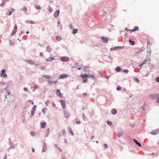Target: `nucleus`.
Wrapping results in <instances>:
<instances>
[{
  "mask_svg": "<svg viewBox=\"0 0 159 159\" xmlns=\"http://www.w3.org/2000/svg\"><path fill=\"white\" fill-rule=\"evenodd\" d=\"M69 77V76L66 74H63L61 75L58 78L59 79H61L67 78Z\"/></svg>",
  "mask_w": 159,
  "mask_h": 159,
  "instance_id": "f257e3e1",
  "label": "nucleus"
},
{
  "mask_svg": "<svg viewBox=\"0 0 159 159\" xmlns=\"http://www.w3.org/2000/svg\"><path fill=\"white\" fill-rule=\"evenodd\" d=\"M36 108H37V106L36 105H34L33 106V107L31 111V116H34V112L35 111Z\"/></svg>",
  "mask_w": 159,
  "mask_h": 159,
  "instance_id": "f03ea898",
  "label": "nucleus"
},
{
  "mask_svg": "<svg viewBox=\"0 0 159 159\" xmlns=\"http://www.w3.org/2000/svg\"><path fill=\"white\" fill-rule=\"evenodd\" d=\"M158 133H159V128L152 130V131L150 132V134L152 135H155Z\"/></svg>",
  "mask_w": 159,
  "mask_h": 159,
  "instance_id": "7ed1b4c3",
  "label": "nucleus"
},
{
  "mask_svg": "<svg viewBox=\"0 0 159 159\" xmlns=\"http://www.w3.org/2000/svg\"><path fill=\"white\" fill-rule=\"evenodd\" d=\"M1 75V76L4 78H5L7 76V75L6 74V70L5 69H3L2 70Z\"/></svg>",
  "mask_w": 159,
  "mask_h": 159,
  "instance_id": "20e7f679",
  "label": "nucleus"
},
{
  "mask_svg": "<svg viewBox=\"0 0 159 159\" xmlns=\"http://www.w3.org/2000/svg\"><path fill=\"white\" fill-rule=\"evenodd\" d=\"M47 149L46 143H44L43 145L42 152H45Z\"/></svg>",
  "mask_w": 159,
  "mask_h": 159,
  "instance_id": "39448f33",
  "label": "nucleus"
},
{
  "mask_svg": "<svg viewBox=\"0 0 159 159\" xmlns=\"http://www.w3.org/2000/svg\"><path fill=\"white\" fill-rule=\"evenodd\" d=\"M159 94H152L149 95V97L151 99H155L157 98Z\"/></svg>",
  "mask_w": 159,
  "mask_h": 159,
  "instance_id": "423d86ee",
  "label": "nucleus"
},
{
  "mask_svg": "<svg viewBox=\"0 0 159 159\" xmlns=\"http://www.w3.org/2000/svg\"><path fill=\"white\" fill-rule=\"evenodd\" d=\"M61 104L63 109H64L66 107L65 102L63 100L61 99L60 100Z\"/></svg>",
  "mask_w": 159,
  "mask_h": 159,
  "instance_id": "0eeeda50",
  "label": "nucleus"
},
{
  "mask_svg": "<svg viewBox=\"0 0 159 159\" xmlns=\"http://www.w3.org/2000/svg\"><path fill=\"white\" fill-rule=\"evenodd\" d=\"M69 60V58L66 57H63L61 58V60L64 62L68 61Z\"/></svg>",
  "mask_w": 159,
  "mask_h": 159,
  "instance_id": "6e6552de",
  "label": "nucleus"
},
{
  "mask_svg": "<svg viewBox=\"0 0 159 159\" xmlns=\"http://www.w3.org/2000/svg\"><path fill=\"white\" fill-rule=\"evenodd\" d=\"M60 11L59 10H57L54 13L53 16L55 18H57L58 17Z\"/></svg>",
  "mask_w": 159,
  "mask_h": 159,
  "instance_id": "1a4fd4ad",
  "label": "nucleus"
},
{
  "mask_svg": "<svg viewBox=\"0 0 159 159\" xmlns=\"http://www.w3.org/2000/svg\"><path fill=\"white\" fill-rule=\"evenodd\" d=\"M101 39H102V41L105 43H107L108 42V38L101 37Z\"/></svg>",
  "mask_w": 159,
  "mask_h": 159,
  "instance_id": "9d476101",
  "label": "nucleus"
},
{
  "mask_svg": "<svg viewBox=\"0 0 159 159\" xmlns=\"http://www.w3.org/2000/svg\"><path fill=\"white\" fill-rule=\"evenodd\" d=\"M144 50L143 48H142L138 50V51H135V55L136 56L138 55L140 52L143 51Z\"/></svg>",
  "mask_w": 159,
  "mask_h": 159,
  "instance_id": "9b49d317",
  "label": "nucleus"
},
{
  "mask_svg": "<svg viewBox=\"0 0 159 159\" xmlns=\"http://www.w3.org/2000/svg\"><path fill=\"white\" fill-rule=\"evenodd\" d=\"M133 141L135 143L138 145L139 147H141V144L139 143V142L135 139H133Z\"/></svg>",
  "mask_w": 159,
  "mask_h": 159,
  "instance_id": "f8f14e48",
  "label": "nucleus"
},
{
  "mask_svg": "<svg viewBox=\"0 0 159 159\" xmlns=\"http://www.w3.org/2000/svg\"><path fill=\"white\" fill-rule=\"evenodd\" d=\"M41 124V128H44L46 127V122H44L43 123L41 122L40 123Z\"/></svg>",
  "mask_w": 159,
  "mask_h": 159,
  "instance_id": "ddd939ff",
  "label": "nucleus"
},
{
  "mask_svg": "<svg viewBox=\"0 0 159 159\" xmlns=\"http://www.w3.org/2000/svg\"><path fill=\"white\" fill-rule=\"evenodd\" d=\"M56 94L58 96L60 97H61L62 96L59 89H57V90Z\"/></svg>",
  "mask_w": 159,
  "mask_h": 159,
  "instance_id": "4468645a",
  "label": "nucleus"
},
{
  "mask_svg": "<svg viewBox=\"0 0 159 159\" xmlns=\"http://www.w3.org/2000/svg\"><path fill=\"white\" fill-rule=\"evenodd\" d=\"M64 116L66 118H68L69 117V115L68 113L66 112L65 110L64 111Z\"/></svg>",
  "mask_w": 159,
  "mask_h": 159,
  "instance_id": "2eb2a0df",
  "label": "nucleus"
},
{
  "mask_svg": "<svg viewBox=\"0 0 159 159\" xmlns=\"http://www.w3.org/2000/svg\"><path fill=\"white\" fill-rule=\"evenodd\" d=\"M21 10L23 11H24V13L25 14L27 15L28 14L27 13V7H23L22 9H21Z\"/></svg>",
  "mask_w": 159,
  "mask_h": 159,
  "instance_id": "dca6fc26",
  "label": "nucleus"
},
{
  "mask_svg": "<svg viewBox=\"0 0 159 159\" xmlns=\"http://www.w3.org/2000/svg\"><path fill=\"white\" fill-rule=\"evenodd\" d=\"M139 29V28L138 26H135L133 29L132 30V31H130V33L132 32H134L136 30H138Z\"/></svg>",
  "mask_w": 159,
  "mask_h": 159,
  "instance_id": "f3484780",
  "label": "nucleus"
},
{
  "mask_svg": "<svg viewBox=\"0 0 159 159\" xmlns=\"http://www.w3.org/2000/svg\"><path fill=\"white\" fill-rule=\"evenodd\" d=\"M42 77L43 78H45L47 79H50L51 77L50 75H42Z\"/></svg>",
  "mask_w": 159,
  "mask_h": 159,
  "instance_id": "a211bd4d",
  "label": "nucleus"
},
{
  "mask_svg": "<svg viewBox=\"0 0 159 159\" xmlns=\"http://www.w3.org/2000/svg\"><path fill=\"white\" fill-rule=\"evenodd\" d=\"M46 50L48 52H50L51 51L52 49L48 45L46 47Z\"/></svg>",
  "mask_w": 159,
  "mask_h": 159,
  "instance_id": "6ab92c4d",
  "label": "nucleus"
},
{
  "mask_svg": "<svg viewBox=\"0 0 159 159\" xmlns=\"http://www.w3.org/2000/svg\"><path fill=\"white\" fill-rule=\"evenodd\" d=\"M81 77L83 79H86V78H87V76H88V75L87 74H81Z\"/></svg>",
  "mask_w": 159,
  "mask_h": 159,
  "instance_id": "aec40b11",
  "label": "nucleus"
},
{
  "mask_svg": "<svg viewBox=\"0 0 159 159\" xmlns=\"http://www.w3.org/2000/svg\"><path fill=\"white\" fill-rule=\"evenodd\" d=\"M50 131V129L49 128H48L47 129V131L46 133V135H45L46 137H48V136Z\"/></svg>",
  "mask_w": 159,
  "mask_h": 159,
  "instance_id": "412c9836",
  "label": "nucleus"
},
{
  "mask_svg": "<svg viewBox=\"0 0 159 159\" xmlns=\"http://www.w3.org/2000/svg\"><path fill=\"white\" fill-rule=\"evenodd\" d=\"M111 113L112 114L115 115L117 113V111L115 109H113L111 111Z\"/></svg>",
  "mask_w": 159,
  "mask_h": 159,
  "instance_id": "4be33fe9",
  "label": "nucleus"
},
{
  "mask_svg": "<svg viewBox=\"0 0 159 159\" xmlns=\"http://www.w3.org/2000/svg\"><path fill=\"white\" fill-rule=\"evenodd\" d=\"M116 71L120 72L121 70V68L120 66H117L115 69Z\"/></svg>",
  "mask_w": 159,
  "mask_h": 159,
  "instance_id": "5701e85b",
  "label": "nucleus"
},
{
  "mask_svg": "<svg viewBox=\"0 0 159 159\" xmlns=\"http://www.w3.org/2000/svg\"><path fill=\"white\" fill-rule=\"evenodd\" d=\"M129 44L131 45H134L135 44V42L134 41L131 40L130 39H129Z\"/></svg>",
  "mask_w": 159,
  "mask_h": 159,
  "instance_id": "b1692460",
  "label": "nucleus"
},
{
  "mask_svg": "<svg viewBox=\"0 0 159 159\" xmlns=\"http://www.w3.org/2000/svg\"><path fill=\"white\" fill-rule=\"evenodd\" d=\"M54 59H55L54 57H51L46 59V61H49L54 60Z\"/></svg>",
  "mask_w": 159,
  "mask_h": 159,
  "instance_id": "393cba45",
  "label": "nucleus"
},
{
  "mask_svg": "<svg viewBox=\"0 0 159 159\" xmlns=\"http://www.w3.org/2000/svg\"><path fill=\"white\" fill-rule=\"evenodd\" d=\"M68 130L70 132V133H71V134L72 135H74V134L73 132V131L72 130L71 128L69 127H68Z\"/></svg>",
  "mask_w": 159,
  "mask_h": 159,
  "instance_id": "a878e982",
  "label": "nucleus"
},
{
  "mask_svg": "<svg viewBox=\"0 0 159 159\" xmlns=\"http://www.w3.org/2000/svg\"><path fill=\"white\" fill-rule=\"evenodd\" d=\"M11 10H12V11H8L9 14H7V13H6V15H8V16H10L11 15V14H12V13L13 12V11H15V10H14L13 8H11Z\"/></svg>",
  "mask_w": 159,
  "mask_h": 159,
  "instance_id": "bb28decb",
  "label": "nucleus"
},
{
  "mask_svg": "<svg viewBox=\"0 0 159 159\" xmlns=\"http://www.w3.org/2000/svg\"><path fill=\"white\" fill-rule=\"evenodd\" d=\"M88 75L87 76V77H91L93 79H94V80H96V78H94V76L93 75H90V74H87Z\"/></svg>",
  "mask_w": 159,
  "mask_h": 159,
  "instance_id": "cd10ccee",
  "label": "nucleus"
},
{
  "mask_svg": "<svg viewBox=\"0 0 159 159\" xmlns=\"http://www.w3.org/2000/svg\"><path fill=\"white\" fill-rule=\"evenodd\" d=\"M78 31V30L77 29H73V31H72V34H76Z\"/></svg>",
  "mask_w": 159,
  "mask_h": 159,
  "instance_id": "c85d7f7f",
  "label": "nucleus"
},
{
  "mask_svg": "<svg viewBox=\"0 0 159 159\" xmlns=\"http://www.w3.org/2000/svg\"><path fill=\"white\" fill-rule=\"evenodd\" d=\"M28 61L27 62L29 63L30 64H31V65H33L34 64V62L33 61H32L30 60H28Z\"/></svg>",
  "mask_w": 159,
  "mask_h": 159,
  "instance_id": "c756f323",
  "label": "nucleus"
},
{
  "mask_svg": "<svg viewBox=\"0 0 159 159\" xmlns=\"http://www.w3.org/2000/svg\"><path fill=\"white\" fill-rule=\"evenodd\" d=\"M56 39L58 41H60L61 40V38L60 36H57L56 37Z\"/></svg>",
  "mask_w": 159,
  "mask_h": 159,
  "instance_id": "7c9ffc66",
  "label": "nucleus"
},
{
  "mask_svg": "<svg viewBox=\"0 0 159 159\" xmlns=\"http://www.w3.org/2000/svg\"><path fill=\"white\" fill-rule=\"evenodd\" d=\"M48 10L51 12H52L53 11V9L49 6H48Z\"/></svg>",
  "mask_w": 159,
  "mask_h": 159,
  "instance_id": "2f4dec72",
  "label": "nucleus"
},
{
  "mask_svg": "<svg viewBox=\"0 0 159 159\" xmlns=\"http://www.w3.org/2000/svg\"><path fill=\"white\" fill-rule=\"evenodd\" d=\"M144 61H145L146 62H148V63H149L150 62L151 60L149 57H148L146 59L144 60Z\"/></svg>",
  "mask_w": 159,
  "mask_h": 159,
  "instance_id": "473e14b6",
  "label": "nucleus"
},
{
  "mask_svg": "<svg viewBox=\"0 0 159 159\" xmlns=\"http://www.w3.org/2000/svg\"><path fill=\"white\" fill-rule=\"evenodd\" d=\"M122 132H121L118 133L117 135L118 137L120 138L121 136H122Z\"/></svg>",
  "mask_w": 159,
  "mask_h": 159,
  "instance_id": "72a5a7b5",
  "label": "nucleus"
},
{
  "mask_svg": "<svg viewBox=\"0 0 159 159\" xmlns=\"http://www.w3.org/2000/svg\"><path fill=\"white\" fill-rule=\"evenodd\" d=\"M117 49V46L116 47H115L114 48H111V49H110V50L111 51H115V50H116Z\"/></svg>",
  "mask_w": 159,
  "mask_h": 159,
  "instance_id": "f704fd0d",
  "label": "nucleus"
},
{
  "mask_svg": "<svg viewBox=\"0 0 159 159\" xmlns=\"http://www.w3.org/2000/svg\"><path fill=\"white\" fill-rule=\"evenodd\" d=\"M107 124L110 125H112V122L110 120H107Z\"/></svg>",
  "mask_w": 159,
  "mask_h": 159,
  "instance_id": "c9c22d12",
  "label": "nucleus"
},
{
  "mask_svg": "<svg viewBox=\"0 0 159 159\" xmlns=\"http://www.w3.org/2000/svg\"><path fill=\"white\" fill-rule=\"evenodd\" d=\"M16 31H16V30H13L11 34V36H12L13 35L15 34L16 32Z\"/></svg>",
  "mask_w": 159,
  "mask_h": 159,
  "instance_id": "e433bc0d",
  "label": "nucleus"
},
{
  "mask_svg": "<svg viewBox=\"0 0 159 159\" xmlns=\"http://www.w3.org/2000/svg\"><path fill=\"white\" fill-rule=\"evenodd\" d=\"M35 9L37 10H40L41 8V7L38 6H35Z\"/></svg>",
  "mask_w": 159,
  "mask_h": 159,
  "instance_id": "4c0bfd02",
  "label": "nucleus"
},
{
  "mask_svg": "<svg viewBox=\"0 0 159 159\" xmlns=\"http://www.w3.org/2000/svg\"><path fill=\"white\" fill-rule=\"evenodd\" d=\"M116 90L117 91H120L121 90V88L120 86H118L117 87Z\"/></svg>",
  "mask_w": 159,
  "mask_h": 159,
  "instance_id": "58836bf2",
  "label": "nucleus"
},
{
  "mask_svg": "<svg viewBox=\"0 0 159 159\" xmlns=\"http://www.w3.org/2000/svg\"><path fill=\"white\" fill-rule=\"evenodd\" d=\"M27 22L28 23H30L32 24H34V21H31V20H27Z\"/></svg>",
  "mask_w": 159,
  "mask_h": 159,
  "instance_id": "ea45409f",
  "label": "nucleus"
},
{
  "mask_svg": "<svg viewBox=\"0 0 159 159\" xmlns=\"http://www.w3.org/2000/svg\"><path fill=\"white\" fill-rule=\"evenodd\" d=\"M17 25L16 24H15L13 30L17 31Z\"/></svg>",
  "mask_w": 159,
  "mask_h": 159,
  "instance_id": "a19ab883",
  "label": "nucleus"
},
{
  "mask_svg": "<svg viewBox=\"0 0 159 159\" xmlns=\"http://www.w3.org/2000/svg\"><path fill=\"white\" fill-rule=\"evenodd\" d=\"M134 80H135V81L137 83H139V80L137 78H136L134 79Z\"/></svg>",
  "mask_w": 159,
  "mask_h": 159,
  "instance_id": "79ce46f5",
  "label": "nucleus"
},
{
  "mask_svg": "<svg viewBox=\"0 0 159 159\" xmlns=\"http://www.w3.org/2000/svg\"><path fill=\"white\" fill-rule=\"evenodd\" d=\"M30 134L32 136H34L35 135V133L33 131H31L30 132Z\"/></svg>",
  "mask_w": 159,
  "mask_h": 159,
  "instance_id": "37998d69",
  "label": "nucleus"
},
{
  "mask_svg": "<svg viewBox=\"0 0 159 159\" xmlns=\"http://www.w3.org/2000/svg\"><path fill=\"white\" fill-rule=\"evenodd\" d=\"M12 81H9L8 83V84H7V85L8 86V85H11L12 84Z\"/></svg>",
  "mask_w": 159,
  "mask_h": 159,
  "instance_id": "c03bdc74",
  "label": "nucleus"
},
{
  "mask_svg": "<svg viewBox=\"0 0 159 159\" xmlns=\"http://www.w3.org/2000/svg\"><path fill=\"white\" fill-rule=\"evenodd\" d=\"M103 147L105 149H107L108 148V145L107 144H104L103 145Z\"/></svg>",
  "mask_w": 159,
  "mask_h": 159,
  "instance_id": "a18cd8bd",
  "label": "nucleus"
},
{
  "mask_svg": "<svg viewBox=\"0 0 159 159\" xmlns=\"http://www.w3.org/2000/svg\"><path fill=\"white\" fill-rule=\"evenodd\" d=\"M48 82L49 85H52V83H53V81L51 80H48Z\"/></svg>",
  "mask_w": 159,
  "mask_h": 159,
  "instance_id": "49530a36",
  "label": "nucleus"
},
{
  "mask_svg": "<svg viewBox=\"0 0 159 159\" xmlns=\"http://www.w3.org/2000/svg\"><path fill=\"white\" fill-rule=\"evenodd\" d=\"M15 147V146L13 145H11L9 147V149H11Z\"/></svg>",
  "mask_w": 159,
  "mask_h": 159,
  "instance_id": "de8ad7c7",
  "label": "nucleus"
},
{
  "mask_svg": "<svg viewBox=\"0 0 159 159\" xmlns=\"http://www.w3.org/2000/svg\"><path fill=\"white\" fill-rule=\"evenodd\" d=\"M123 72L125 73H127L129 72V70L127 69L123 70Z\"/></svg>",
  "mask_w": 159,
  "mask_h": 159,
  "instance_id": "09e8293b",
  "label": "nucleus"
},
{
  "mask_svg": "<svg viewBox=\"0 0 159 159\" xmlns=\"http://www.w3.org/2000/svg\"><path fill=\"white\" fill-rule=\"evenodd\" d=\"M83 80V82L84 83H86L88 80V79L87 78H86V79H84Z\"/></svg>",
  "mask_w": 159,
  "mask_h": 159,
  "instance_id": "8fccbe9b",
  "label": "nucleus"
},
{
  "mask_svg": "<svg viewBox=\"0 0 159 159\" xmlns=\"http://www.w3.org/2000/svg\"><path fill=\"white\" fill-rule=\"evenodd\" d=\"M26 92H29V91L27 88L24 87L23 89Z\"/></svg>",
  "mask_w": 159,
  "mask_h": 159,
  "instance_id": "3c124183",
  "label": "nucleus"
},
{
  "mask_svg": "<svg viewBox=\"0 0 159 159\" xmlns=\"http://www.w3.org/2000/svg\"><path fill=\"white\" fill-rule=\"evenodd\" d=\"M9 44H11L12 45H13L14 43V42H12L11 41V40H9Z\"/></svg>",
  "mask_w": 159,
  "mask_h": 159,
  "instance_id": "603ef678",
  "label": "nucleus"
},
{
  "mask_svg": "<svg viewBox=\"0 0 159 159\" xmlns=\"http://www.w3.org/2000/svg\"><path fill=\"white\" fill-rule=\"evenodd\" d=\"M49 102V101L48 100L45 102V105L46 106H47L48 105V103Z\"/></svg>",
  "mask_w": 159,
  "mask_h": 159,
  "instance_id": "864d4df0",
  "label": "nucleus"
},
{
  "mask_svg": "<svg viewBox=\"0 0 159 159\" xmlns=\"http://www.w3.org/2000/svg\"><path fill=\"white\" fill-rule=\"evenodd\" d=\"M38 86L37 85L35 84L34 86V89H36L38 88Z\"/></svg>",
  "mask_w": 159,
  "mask_h": 159,
  "instance_id": "5fc2aeb1",
  "label": "nucleus"
},
{
  "mask_svg": "<svg viewBox=\"0 0 159 159\" xmlns=\"http://www.w3.org/2000/svg\"><path fill=\"white\" fill-rule=\"evenodd\" d=\"M29 102H30L32 105H34V102L33 101H32L31 100H29Z\"/></svg>",
  "mask_w": 159,
  "mask_h": 159,
  "instance_id": "6e6d98bb",
  "label": "nucleus"
},
{
  "mask_svg": "<svg viewBox=\"0 0 159 159\" xmlns=\"http://www.w3.org/2000/svg\"><path fill=\"white\" fill-rule=\"evenodd\" d=\"M156 102L159 103V97H157V98Z\"/></svg>",
  "mask_w": 159,
  "mask_h": 159,
  "instance_id": "4d7b16f0",
  "label": "nucleus"
},
{
  "mask_svg": "<svg viewBox=\"0 0 159 159\" xmlns=\"http://www.w3.org/2000/svg\"><path fill=\"white\" fill-rule=\"evenodd\" d=\"M69 26L70 29H73V26L72 24H70L69 25Z\"/></svg>",
  "mask_w": 159,
  "mask_h": 159,
  "instance_id": "13d9d810",
  "label": "nucleus"
},
{
  "mask_svg": "<svg viewBox=\"0 0 159 159\" xmlns=\"http://www.w3.org/2000/svg\"><path fill=\"white\" fill-rule=\"evenodd\" d=\"M111 76V75H109L107 76H106L105 77V78L106 79H108L109 78H110V77Z\"/></svg>",
  "mask_w": 159,
  "mask_h": 159,
  "instance_id": "bf43d9fd",
  "label": "nucleus"
},
{
  "mask_svg": "<svg viewBox=\"0 0 159 159\" xmlns=\"http://www.w3.org/2000/svg\"><path fill=\"white\" fill-rule=\"evenodd\" d=\"M40 69L43 70L45 69V68L43 66H41L40 67Z\"/></svg>",
  "mask_w": 159,
  "mask_h": 159,
  "instance_id": "052dcab7",
  "label": "nucleus"
},
{
  "mask_svg": "<svg viewBox=\"0 0 159 159\" xmlns=\"http://www.w3.org/2000/svg\"><path fill=\"white\" fill-rule=\"evenodd\" d=\"M66 131L65 129L63 130V135H65L66 134Z\"/></svg>",
  "mask_w": 159,
  "mask_h": 159,
  "instance_id": "680f3d73",
  "label": "nucleus"
},
{
  "mask_svg": "<svg viewBox=\"0 0 159 159\" xmlns=\"http://www.w3.org/2000/svg\"><path fill=\"white\" fill-rule=\"evenodd\" d=\"M156 80L157 82H159V77H157Z\"/></svg>",
  "mask_w": 159,
  "mask_h": 159,
  "instance_id": "e2e57ef3",
  "label": "nucleus"
},
{
  "mask_svg": "<svg viewBox=\"0 0 159 159\" xmlns=\"http://www.w3.org/2000/svg\"><path fill=\"white\" fill-rule=\"evenodd\" d=\"M60 21H57V25L58 26L60 25V26H61V24L60 25Z\"/></svg>",
  "mask_w": 159,
  "mask_h": 159,
  "instance_id": "0e129e2a",
  "label": "nucleus"
},
{
  "mask_svg": "<svg viewBox=\"0 0 159 159\" xmlns=\"http://www.w3.org/2000/svg\"><path fill=\"white\" fill-rule=\"evenodd\" d=\"M117 49L118 48L122 49V48H123V46H117Z\"/></svg>",
  "mask_w": 159,
  "mask_h": 159,
  "instance_id": "69168bd1",
  "label": "nucleus"
},
{
  "mask_svg": "<svg viewBox=\"0 0 159 159\" xmlns=\"http://www.w3.org/2000/svg\"><path fill=\"white\" fill-rule=\"evenodd\" d=\"M81 123V122L80 121L77 120L76 123L77 124H80Z\"/></svg>",
  "mask_w": 159,
  "mask_h": 159,
  "instance_id": "338daca9",
  "label": "nucleus"
},
{
  "mask_svg": "<svg viewBox=\"0 0 159 159\" xmlns=\"http://www.w3.org/2000/svg\"><path fill=\"white\" fill-rule=\"evenodd\" d=\"M52 106L53 107H55L56 106V105L54 102H52Z\"/></svg>",
  "mask_w": 159,
  "mask_h": 159,
  "instance_id": "774afa93",
  "label": "nucleus"
}]
</instances>
